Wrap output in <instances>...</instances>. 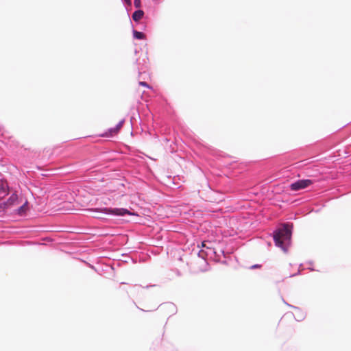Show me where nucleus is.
Returning a JSON list of instances; mask_svg holds the SVG:
<instances>
[{
	"label": "nucleus",
	"mask_w": 351,
	"mask_h": 351,
	"mask_svg": "<svg viewBox=\"0 0 351 351\" xmlns=\"http://www.w3.org/2000/svg\"><path fill=\"white\" fill-rule=\"evenodd\" d=\"M144 12L143 10L135 11L132 14V19L134 21H140L143 16Z\"/></svg>",
	"instance_id": "5"
},
{
	"label": "nucleus",
	"mask_w": 351,
	"mask_h": 351,
	"mask_svg": "<svg viewBox=\"0 0 351 351\" xmlns=\"http://www.w3.org/2000/svg\"><path fill=\"white\" fill-rule=\"evenodd\" d=\"M134 4L136 8H140L141 0H134Z\"/></svg>",
	"instance_id": "9"
},
{
	"label": "nucleus",
	"mask_w": 351,
	"mask_h": 351,
	"mask_svg": "<svg viewBox=\"0 0 351 351\" xmlns=\"http://www.w3.org/2000/svg\"><path fill=\"white\" fill-rule=\"evenodd\" d=\"M291 232L288 225L284 226L276 231L274 234V239L276 245L285 250L287 243L291 239Z\"/></svg>",
	"instance_id": "1"
},
{
	"label": "nucleus",
	"mask_w": 351,
	"mask_h": 351,
	"mask_svg": "<svg viewBox=\"0 0 351 351\" xmlns=\"http://www.w3.org/2000/svg\"><path fill=\"white\" fill-rule=\"evenodd\" d=\"M27 202H25V203L23 205L20 206V208L18 210L19 214L22 215L27 210Z\"/></svg>",
	"instance_id": "8"
},
{
	"label": "nucleus",
	"mask_w": 351,
	"mask_h": 351,
	"mask_svg": "<svg viewBox=\"0 0 351 351\" xmlns=\"http://www.w3.org/2000/svg\"><path fill=\"white\" fill-rule=\"evenodd\" d=\"M128 3H130V0H125Z\"/></svg>",
	"instance_id": "14"
},
{
	"label": "nucleus",
	"mask_w": 351,
	"mask_h": 351,
	"mask_svg": "<svg viewBox=\"0 0 351 351\" xmlns=\"http://www.w3.org/2000/svg\"><path fill=\"white\" fill-rule=\"evenodd\" d=\"M139 84L143 86L149 87L148 84L145 82H140Z\"/></svg>",
	"instance_id": "11"
},
{
	"label": "nucleus",
	"mask_w": 351,
	"mask_h": 351,
	"mask_svg": "<svg viewBox=\"0 0 351 351\" xmlns=\"http://www.w3.org/2000/svg\"><path fill=\"white\" fill-rule=\"evenodd\" d=\"M261 267V265L256 264V265H254L251 266L250 268L255 269V268H260Z\"/></svg>",
	"instance_id": "12"
},
{
	"label": "nucleus",
	"mask_w": 351,
	"mask_h": 351,
	"mask_svg": "<svg viewBox=\"0 0 351 351\" xmlns=\"http://www.w3.org/2000/svg\"><path fill=\"white\" fill-rule=\"evenodd\" d=\"M5 186L4 184L0 181V192L4 191Z\"/></svg>",
	"instance_id": "10"
},
{
	"label": "nucleus",
	"mask_w": 351,
	"mask_h": 351,
	"mask_svg": "<svg viewBox=\"0 0 351 351\" xmlns=\"http://www.w3.org/2000/svg\"><path fill=\"white\" fill-rule=\"evenodd\" d=\"M202 247H206L205 242H202Z\"/></svg>",
	"instance_id": "13"
},
{
	"label": "nucleus",
	"mask_w": 351,
	"mask_h": 351,
	"mask_svg": "<svg viewBox=\"0 0 351 351\" xmlns=\"http://www.w3.org/2000/svg\"><path fill=\"white\" fill-rule=\"evenodd\" d=\"M134 37L136 39H144L145 38V35L141 32H138L134 30L133 32Z\"/></svg>",
	"instance_id": "7"
},
{
	"label": "nucleus",
	"mask_w": 351,
	"mask_h": 351,
	"mask_svg": "<svg viewBox=\"0 0 351 351\" xmlns=\"http://www.w3.org/2000/svg\"><path fill=\"white\" fill-rule=\"evenodd\" d=\"M96 211H99L107 215H124L126 214L131 215V213L125 208H104L101 209H96Z\"/></svg>",
	"instance_id": "3"
},
{
	"label": "nucleus",
	"mask_w": 351,
	"mask_h": 351,
	"mask_svg": "<svg viewBox=\"0 0 351 351\" xmlns=\"http://www.w3.org/2000/svg\"><path fill=\"white\" fill-rule=\"evenodd\" d=\"M18 200V196L16 194H12L5 203L7 206H10L16 204Z\"/></svg>",
	"instance_id": "6"
},
{
	"label": "nucleus",
	"mask_w": 351,
	"mask_h": 351,
	"mask_svg": "<svg viewBox=\"0 0 351 351\" xmlns=\"http://www.w3.org/2000/svg\"><path fill=\"white\" fill-rule=\"evenodd\" d=\"M314 181L310 179L305 180H300L290 185V189L291 191H299L301 189H306L313 184Z\"/></svg>",
	"instance_id": "2"
},
{
	"label": "nucleus",
	"mask_w": 351,
	"mask_h": 351,
	"mask_svg": "<svg viewBox=\"0 0 351 351\" xmlns=\"http://www.w3.org/2000/svg\"><path fill=\"white\" fill-rule=\"evenodd\" d=\"M123 124V121H121L114 128H112V129L109 130V132H108L109 134H106L104 136H113V135L117 134L119 132V131L120 130V129L122 128Z\"/></svg>",
	"instance_id": "4"
}]
</instances>
